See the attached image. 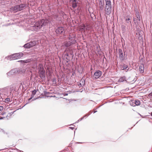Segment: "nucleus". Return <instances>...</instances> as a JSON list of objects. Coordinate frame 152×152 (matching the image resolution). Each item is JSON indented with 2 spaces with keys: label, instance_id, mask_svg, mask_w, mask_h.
Instances as JSON below:
<instances>
[{
  "label": "nucleus",
  "instance_id": "nucleus-1",
  "mask_svg": "<svg viewBox=\"0 0 152 152\" xmlns=\"http://www.w3.org/2000/svg\"><path fill=\"white\" fill-rule=\"evenodd\" d=\"M50 23L48 20L46 19H43L40 21L36 22L35 24L30 27V29L32 31H43L45 27L48 26Z\"/></svg>",
  "mask_w": 152,
  "mask_h": 152
},
{
  "label": "nucleus",
  "instance_id": "nucleus-2",
  "mask_svg": "<svg viewBox=\"0 0 152 152\" xmlns=\"http://www.w3.org/2000/svg\"><path fill=\"white\" fill-rule=\"evenodd\" d=\"M26 7L25 4H21L19 5H16L10 8V10L14 12H16L18 11H21L23 10Z\"/></svg>",
  "mask_w": 152,
  "mask_h": 152
},
{
  "label": "nucleus",
  "instance_id": "nucleus-3",
  "mask_svg": "<svg viewBox=\"0 0 152 152\" xmlns=\"http://www.w3.org/2000/svg\"><path fill=\"white\" fill-rule=\"evenodd\" d=\"M23 55L22 53H19L13 54L11 55L8 56L5 58L8 60H14L20 58Z\"/></svg>",
  "mask_w": 152,
  "mask_h": 152
},
{
  "label": "nucleus",
  "instance_id": "nucleus-4",
  "mask_svg": "<svg viewBox=\"0 0 152 152\" xmlns=\"http://www.w3.org/2000/svg\"><path fill=\"white\" fill-rule=\"evenodd\" d=\"M105 2V13L109 15L111 13L112 10L111 1H107Z\"/></svg>",
  "mask_w": 152,
  "mask_h": 152
},
{
  "label": "nucleus",
  "instance_id": "nucleus-5",
  "mask_svg": "<svg viewBox=\"0 0 152 152\" xmlns=\"http://www.w3.org/2000/svg\"><path fill=\"white\" fill-rule=\"evenodd\" d=\"M21 72V69L16 68L12 69L7 74L9 77H11L17 74H20Z\"/></svg>",
  "mask_w": 152,
  "mask_h": 152
},
{
  "label": "nucleus",
  "instance_id": "nucleus-6",
  "mask_svg": "<svg viewBox=\"0 0 152 152\" xmlns=\"http://www.w3.org/2000/svg\"><path fill=\"white\" fill-rule=\"evenodd\" d=\"M76 42V41L74 38H70L69 39V40L68 41L65 42L63 43V45L64 47L68 48L72 45L74 44H75Z\"/></svg>",
  "mask_w": 152,
  "mask_h": 152
},
{
  "label": "nucleus",
  "instance_id": "nucleus-7",
  "mask_svg": "<svg viewBox=\"0 0 152 152\" xmlns=\"http://www.w3.org/2000/svg\"><path fill=\"white\" fill-rule=\"evenodd\" d=\"M56 35L58 36L60 35H63L65 33L64 28L61 26L55 29Z\"/></svg>",
  "mask_w": 152,
  "mask_h": 152
},
{
  "label": "nucleus",
  "instance_id": "nucleus-8",
  "mask_svg": "<svg viewBox=\"0 0 152 152\" xmlns=\"http://www.w3.org/2000/svg\"><path fill=\"white\" fill-rule=\"evenodd\" d=\"M36 44V42L35 41H33L26 44L24 45L23 47L25 48H28L34 46Z\"/></svg>",
  "mask_w": 152,
  "mask_h": 152
},
{
  "label": "nucleus",
  "instance_id": "nucleus-9",
  "mask_svg": "<svg viewBox=\"0 0 152 152\" xmlns=\"http://www.w3.org/2000/svg\"><path fill=\"white\" fill-rule=\"evenodd\" d=\"M130 104L132 106L139 105L140 104V101L137 100H132L129 102Z\"/></svg>",
  "mask_w": 152,
  "mask_h": 152
},
{
  "label": "nucleus",
  "instance_id": "nucleus-10",
  "mask_svg": "<svg viewBox=\"0 0 152 152\" xmlns=\"http://www.w3.org/2000/svg\"><path fill=\"white\" fill-rule=\"evenodd\" d=\"M118 53L119 55V58L121 61H122L124 60V56H125V52H124V54H123V51L121 49H118Z\"/></svg>",
  "mask_w": 152,
  "mask_h": 152
},
{
  "label": "nucleus",
  "instance_id": "nucleus-11",
  "mask_svg": "<svg viewBox=\"0 0 152 152\" xmlns=\"http://www.w3.org/2000/svg\"><path fill=\"white\" fill-rule=\"evenodd\" d=\"M102 74V72L100 70H98L95 72L94 75L93 79L98 78Z\"/></svg>",
  "mask_w": 152,
  "mask_h": 152
},
{
  "label": "nucleus",
  "instance_id": "nucleus-12",
  "mask_svg": "<svg viewBox=\"0 0 152 152\" xmlns=\"http://www.w3.org/2000/svg\"><path fill=\"white\" fill-rule=\"evenodd\" d=\"M40 77L42 79H44L45 78V71L43 68H41L39 71Z\"/></svg>",
  "mask_w": 152,
  "mask_h": 152
},
{
  "label": "nucleus",
  "instance_id": "nucleus-13",
  "mask_svg": "<svg viewBox=\"0 0 152 152\" xmlns=\"http://www.w3.org/2000/svg\"><path fill=\"white\" fill-rule=\"evenodd\" d=\"M99 6L100 10L102 11L103 10L104 2V0H99Z\"/></svg>",
  "mask_w": 152,
  "mask_h": 152
},
{
  "label": "nucleus",
  "instance_id": "nucleus-14",
  "mask_svg": "<svg viewBox=\"0 0 152 152\" xmlns=\"http://www.w3.org/2000/svg\"><path fill=\"white\" fill-rule=\"evenodd\" d=\"M139 68L140 72L141 73H143L144 70V67L143 64H141L140 65Z\"/></svg>",
  "mask_w": 152,
  "mask_h": 152
},
{
  "label": "nucleus",
  "instance_id": "nucleus-15",
  "mask_svg": "<svg viewBox=\"0 0 152 152\" xmlns=\"http://www.w3.org/2000/svg\"><path fill=\"white\" fill-rule=\"evenodd\" d=\"M131 19L132 18L131 17H129L127 18H126L125 20V21L127 23H129L130 24L131 26H132L131 23Z\"/></svg>",
  "mask_w": 152,
  "mask_h": 152
},
{
  "label": "nucleus",
  "instance_id": "nucleus-16",
  "mask_svg": "<svg viewBox=\"0 0 152 152\" xmlns=\"http://www.w3.org/2000/svg\"><path fill=\"white\" fill-rule=\"evenodd\" d=\"M121 69L123 70H125L126 72H127L129 70V68H128L127 65L124 64L122 67Z\"/></svg>",
  "mask_w": 152,
  "mask_h": 152
},
{
  "label": "nucleus",
  "instance_id": "nucleus-17",
  "mask_svg": "<svg viewBox=\"0 0 152 152\" xmlns=\"http://www.w3.org/2000/svg\"><path fill=\"white\" fill-rule=\"evenodd\" d=\"M68 50H69V53L70 55H73V51H72V49H69L67 48L65 50V51H66L67 52Z\"/></svg>",
  "mask_w": 152,
  "mask_h": 152
},
{
  "label": "nucleus",
  "instance_id": "nucleus-18",
  "mask_svg": "<svg viewBox=\"0 0 152 152\" xmlns=\"http://www.w3.org/2000/svg\"><path fill=\"white\" fill-rule=\"evenodd\" d=\"M3 110V107L2 106H0V113H1V115H3L5 114V113L3 111L2 112Z\"/></svg>",
  "mask_w": 152,
  "mask_h": 152
},
{
  "label": "nucleus",
  "instance_id": "nucleus-19",
  "mask_svg": "<svg viewBox=\"0 0 152 152\" xmlns=\"http://www.w3.org/2000/svg\"><path fill=\"white\" fill-rule=\"evenodd\" d=\"M136 15L137 20L139 21H140L141 19V18L139 15V13L138 12H137L136 14Z\"/></svg>",
  "mask_w": 152,
  "mask_h": 152
},
{
  "label": "nucleus",
  "instance_id": "nucleus-20",
  "mask_svg": "<svg viewBox=\"0 0 152 152\" xmlns=\"http://www.w3.org/2000/svg\"><path fill=\"white\" fill-rule=\"evenodd\" d=\"M126 78L125 77H121L119 79V81L120 82H123L125 80Z\"/></svg>",
  "mask_w": 152,
  "mask_h": 152
},
{
  "label": "nucleus",
  "instance_id": "nucleus-21",
  "mask_svg": "<svg viewBox=\"0 0 152 152\" xmlns=\"http://www.w3.org/2000/svg\"><path fill=\"white\" fill-rule=\"evenodd\" d=\"M72 5V7L73 8H75L77 7V3L76 2L73 1Z\"/></svg>",
  "mask_w": 152,
  "mask_h": 152
},
{
  "label": "nucleus",
  "instance_id": "nucleus-22",
  "mask_svg": "<svg viewBox=\"0 0 152 152\" xmlns=\"http://www.w3.org/2000/svg\"><path fill=\"white\" fill-rule=\"evenodd\" d=\"M69 55L68 53H66L64 55V57H66V58L67 60L69 59Z\"/></svg>",
  "mask_w": 152,
  "mask_h": 152
},
{
  "label": "nucleus",
  "instance_id": "nucleus-23",
  "mask_svg": "<svg viewBox=\"0 0 152 152\" xmlns=\"http://www.w3.org/2000/svg\"><path fill=\"white\" fill-rule=\"evenodd\" d=\"M56 79L55 78H53V79H52V82H53V84H56Z\"/></svg>",
  "mask_w": 152,
  "mask_h": 152
},
{
  "label": "nucleus",
  "instance_id": "nucleus-24",
  "mask_svg": "<svg viewBox=\"0 0 152 152\" xmlns=\"http://www.w3.org/2000/svg\"><path fill=\"white\" fill-rule=\"evenodd\" d=\"M80 83H81V86H83L85 85V81L84 80H82L80 81Z\"/></svg>",
  "mask_w": 152,
  "mask_h": 152
},
{
  "label": "nucleus",
  "instance_id": "nucleus-25",
  "mask_svg": "<svg viewBox=\"0 0 152 152\" xmlns=\"http://www.w3.org/2000/svg\"><path fill=\"white\" fill-rule=\"evenodd\" d=\"M10 101V99L9 98H7L5 99V102L8 103Z\"/></svg>",
  "mask_w": 152,
  "mask_h": 152
},
{
  "label": "nucleus",
  "instance_id": "nucleus-26",
  "mask_svg": "<svg viewBox=\"0 0 152 152\" xmlns=\"http://www.w3.org/2000/svg\"><path fill=\"white\" fill-rule=\"evenodd\" d=\"M36 90H34L33 91H32V95H33V96L34 95L36 94Z\"/></svg>",
  "mask_w": 152,
  "mask_h": 152
},
{
  "label": "nucleus",
  "instance_id": "nucleus-27",
  "mask_svg": "<svg viewBox=\"0 0 152 152\" xmlns=\"http://www.w3.org/2000/svg\"><path fill=\"white\" fill-rule=\"evenodd\" d=\"M85 26L84 24H83L81 26V29L82 30H84L85 29Z\"/></svg>",
  "mask_w": 152,
  "mask_h": 152
},
{
  "label": "nucleus",
  "instance_id": "nucleus-28",
  "mask_svg": "<svg viewBox=\"0 0 152 152\" xmlns=\"http://www.w3.org/2000/svg\"><path fill=\"white\" fill-rule=\"evenodd\" d=\"M23 61H24V63H28L29 62H30L31 61H30V59H28V60H23Z\"/></svg>",
  "mask_w": 152,
  "mask_h": 152
},
{
  "label": "nucleus",
  "instance_id": "nucleus-29",
  "mask_svg": "<svg viewBox=\"0 0 152 152\" xmlns=\"http://www.w3.org/2000/svg\"><path fill=\"white\" fill-rule=\"evenodd\" d=\"M18 62H20L22 63H24V61L23 60H20L18 61Z\"/></svg>",
  "mask_w": 152,
  "mask_h": 152
},
{
  "label": "nucleus",
  "instance_id": "nucleus-30",
  "mask_svg": "<svg viewBox=\"0 0 152 152\" xmlns=\"http://www.w3.org/2000/svg\"><path fill=\"white\" fill-rule=\"evenodd\" d=\"M85 117V116H84L83 117H82L80 119V121H81Z\"/></svg>",
  "mask_w": 152,
  "mask_h": 152
},
{
  "label": "nucleus",
  "instance_id": "nucleus-31",
  "mask_svg": "<svg viewBox=\"0 0 152 152\" xmlns=\"http://www.w3.org/2000/svg\"><path fill=\"white\" fill-rule=\"evenodd\" d=\"M90 115V114H86L84 116H85H85H88L89 115Z\"/></svg>",
  "mask_w": 152,
  "mask_h": 152
},
{
  "label": "nucleus",
  "instance_id": "nucleus-32",
  "mask_svg": "<svg viewBox=\"0 0 152 152\" xmlns=\"http://www.w3.org/2000/svg\"><path fill=\"white\" fill-rule=\"evenodd\" d=\"M78 85L79 86H81V83H79Z\"/></svg>",
  "mask_w": 152,
  "mask_h": 152
},
{
  "label": "nucleus",
  "instance_id": "nucleus-33",
  "mask_svg": "<svg viewBox=\"0 0 152 152\" xmlns=\"http://www.w3.org/2000/svg\"><path fill=\"white\" fill-rule=\"evenodd\" d=\"M15 111H13V112H11V113H10V115H12L14 113Z\"/></svg>",
  "mask_w": 152,
  "mask_h": 152
},
{
  "label": "nucleus",
  "instance_id": "nucleus-34",
  "mask_svg": "<svg viewBox=\"0 0 152 152\" xmlns=\"http://www.w3.org/2000/svg\"><path fill=\"white\" fill-rule=\"evenodd\" d=\"M122 29H124V28L125 29V26H122Z\"/></svg>",
  "mask_w": 152,
  "mask_h": 152
},
{
  "label": "nucleus",
  "instance_id": "nucleus-35",
  "mask_svg": "<svg viewBox=\"0 0 152 152\" xmlns=\"http://www.w3.org/2000/svg\"><path fill=\"white\" fill-rule=\"evenodd\" d=\"M92 113V112L91 111H89V113H88V114H91V113Z\"/></svg>",
  "mask_w": 152,
  "mask_h": 152
},
{
  "label": "nucleus",
  "instance_id": "nucleus-36",
  "mask_svg": "<svg viewBox=\"0 0 152 152\" xmlns=\"http://www.w3.org/2000/svg\"><path fill=\"white\" fill-rule=\"evenodd\" d=\"M32 98V97H30L29 99H28V101H29L30 100H31Z\"/></svg>",
  "mask_w": 152,
  "mask_h": 152
},
{
  "label": "nucleus",
  "instance_id": "nucleus-37",
  "mask_svg": "<svg viewBox=\"0 0 152 152\" xmlns=\"http://www.w3.org/2000/svg\"><path fill=\"white\" fill-rule=\"evenodd\" d=\"M69 128L72 129H74V128L73 127H70Z\"/></svg>",
  "mask_w": 152,
  "mask_h": 152
},
{
  "label": "nucleus",
  "instance_id": "nucleus-38",
  "mask_svg": "<svg viewBox=\"0 0 152 152\" xmlns=\"http://www.w3.org/2000/svg\"><path fill=\"white\" fill-rule=\"evenodd\" d=\"M4 118H5V117H1V118H0V120Z\"/></svg>",
  "mask_w": 152,
  "mask_h": 152
},
{
  "label": "nucleus",
  "instance_id": "nucleus-39",
  "mask_svg": "<svg viewBox=\"0 0 152 152\" xmlns=\"http://www.w3.org/2000/svg\"><path fill=\"white\" fill-rule=\"evenodd\" d=\"M133 20L134 21H135L136 20V19L135 18H133Z\"/></svg>",
  "mask_w": 152,
  "mask_h": 152
},
{
  "label": "nucleus",
  "instance_id": "nucleus-40",
  "mask_svg": "<svg viewBox=\"0 0 152 152\" xmlns=\"http://www.w3.org/2000/svg\"><path fill=\"white\" fill-rule=\"evenodd\" d=\"M149 95L150 96H152V92Z\"/></svg>",
  "mask_w": 152,
  "mask_h": 152
},
{
  "label": "nucleus",
  "instance_id": "nucleus-41",
  "mask_svg": "<svg viewBox=\"0 0 152 152\" xmlns=\"http://www.w3.org/2000/svg\"><path fill=\"white\" fill-rule=\"evenodd\" d=\"M77 0H73V2H76Z\"/></svg>",
  "mask_w": 152,
  "mask_h": 152
},
{
  "label": "nucleus",
  "instance_id": "nucleus-42",
  "mask_svg": "<svg viewBox=\"0 0 152 152\" xmlns=\"http://www.w3.org/2000/svg\"><path fill=\"white\" fill-rule=\"evenodd\" d=\"M97 112V111H94V113H95Z\"/></svg>",
  "mask_w": 152,
  "mask_h": 152
},
{
  "label": "nucleus",
  "instance_id": "nucleus-43",
  "mask_svg": "<svg viewBox=\"0 0 152 152\" xmlns=\"http://www.w3.org/2000/svg\"><path fill=\"white\" fill-rule=\"evenodd\" d=\"M65 95L66 96H67L68 95V94L66 93L65 94Z\"/></svg>",
  "mask_w": 152,
  "mask_h": 152
},
{
  "label": "nucleus",
  "instance_id": "nucleus-44",
  "mask_svg": "<svg viewBox=\"0 0 152 152\" xmlns=\"http://www.w3.org/2000/svg\"><path fill=\"white\" fill-rule=\"evenodd\" d=\"M79 121H80V119H79V120H78V121H77V122L78 123V122Z\"/></svg>",
  "mask_w": 152,
  "mask_h": 152
},
{
  "label": "nucleus",
  "instance_id": "nucleus-45",
  "mask_svg": "<svg viewBox=\"0 0 152 152\" xmlns=\"http://www.w3.org/2000/svg\"><path fill=\"white\" fill-rule=\"evenodd\" d=\"M110 1V0H105V1Z\"/></svg>",
  "mask_w": 152,
  "mask_h": 152
},
{
  "label": "nucleus",
  "instance_id": "nucleus-46",
  "mask_svg": "<svg viewBox=\"0 0 152 152\" xmlns=\"http://www.w3.org/2000/svg\"><path fill=\"white\" fill-rule=\"evenodd\" d=\"M77 143H82V142H77Z\"/></svg>",
  "mask_w": 152,
  "mask_h": 152
},
{
  "label": "nucleus",
  "instance_id": "nucleus-47",
  "mask_svg": "<svg viewBox=\"0 0 152 152\" xmlns=\"http://www.w3.org/2000/svg\"><path fill=\"white\" fill-rule=\"evenodd\" d=\"M134 23L136 24V22H134Z\"/></svg>",
  "mask_w": 152,
  "mask_h": 152
},
{
  "label": "nucleus",
  "instance_id": "nucleus-48",
  "mask_svg": "<svg viewBox=\"0 0 152 152\" xmlns=\"http://www.w3.org/2000/svg\"><path fill=\"white\" fill-rule=\"evenodd\" d=\"M151 116H152V113H151Z\"/></svg>",
  "mask_w": 152,
  "mask_h": 152
},
{
  "label": "nucleus",
  "instance_id": "nucleus-49",
  "mask_svg": "<svg viewBox=\"0 0 152 152\" xmlns=\"http://www.w3.org/2000/svg\"><path fill=\"white\" fill-rule=\"evenodd\" d=\"M27 103H26L25 105H24L25 106L26 104H27Z\"/></svg>",
  "mask_w": 152,
  "mask_h": 152
}]
</instances>
